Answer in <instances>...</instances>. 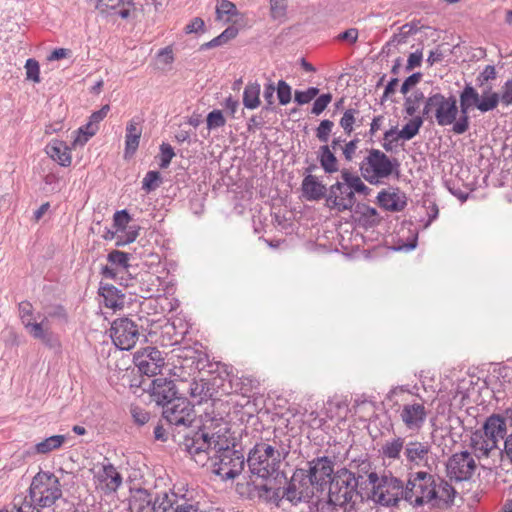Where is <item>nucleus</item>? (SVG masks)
Wrapping results in <instances>:
<instances>
[{
    "instance_id": "0e129e2a",
    "label": "nucleus",
    "mask_w": 512,
    "mask_h": 512,
    "mask_svg": "<svg viewBox=\"0 0 512 512\" xmlns=\"http://www.w3.org/2000/svg\"><path fill=\"white\" fill-rule=\"evenodd\" d=\"M506 457L510 462H512V433L508 434L504 440V448L499 449L498 457Z\"/></svg>"
},
{
    "instance_id": "3c124183",
    "label": "nucleus",
    "mask_w": 512,
    "mask_h": 512,
    "mask_svg": "<svg viewBox=\"0 0 512 512\" xmlns=\"http://www.w3.org/2000/svg\"><path fill=\"white\" fill-rule=\"evenodd\" d=\"M160 151H161V155H160L159 166L162 169H166L170 165L172 158L175 156V152H174L173 148L171 147V145L166 144V143H163L160 146Z\"/></svg>"
},
{
    "instance_id": "f8f14e48",
    "label": "nucleus",
    "mask_w": 512,
    "mask_h": 512,
    "mask_svg": "<svg viewBox=\"0 0 512 512\" xmlns=\"http://www.w3.org/2000/svg\"><path fill=\"white\" fill-rule=\"evenodd\" d=\"M207 456V463H211L213 472L222 479H234L244 466L243 455L228 446L211 451V453H207Z\"/></svg>"
},
{
    "instance_id": "bb28decb",
    "label": "nucleus",
    "mask_w": 512,
    "mask_h": 512,
    "mask_svg": "<svg viewBox=\"0 0 512 512\" xmlns=\"http://www.w3.org/2000/svg\"><path fill=\"white\" fill-rule=\"evenodd\" d=\"M377 199L380 206L389 211H402L407 205L405 194L399 190L392 192L383 190L379 192Z\"/></svg>"
},
{
    "instance_id": "c756f323",
    "label": "nucleus",
    "mask_w": 512,
    "mask_h": 512,
    "mask_svg": "<svg viewBox=\"0 0 512 512\" xmlns=\"http://www.w3.org/2000/svg\"><path fill=\"white\" fill-rule=\"evenodd\" d=\"M154 512H203L198 504L184 502L175 508L168 499V495L164 494L161 498H157L153 504Z\"/></svg>"
},
{
    "instance_id": "5fc2aeb1",
    "label": "nucleus",
    "mask_w": 512,
    "mask_h": 512,
    "mask_svg": "<svg viewBox=\"0 0 512 512\" xmlns=\"http://www.w3.org/2000/svg\"><path fill=\"white\" fill-rule=\"evenodd\" d=\"M286 1L287 0H270L271 16L274 19L280 20L285 16L287 7Z\"/></svg>"
},
{
    "instance_id": "4be33fe9",
    "label": "nucleus",
    "mask_w": 512,
    "mask_h": 512,
    "mask_svg": "<svg viewBox=\"0 0 512 512\" xmlns=\"http://www.w3.org/2000/svg\"><path fill=\"white\" fill-rule=\"evenodd\" d=\"M470 446L479 460L489 461L493 456L498 457L499 447L489 437H485L484 433L476 430L470 437ZM496 460L488 462L487 465H495Z\"/></svg>"
},
{
    "instance_id": "39448f33",
    "label": "nucleus",
    "mask_w": 512,
    "mask_h": 512,
    "mask_svg": "<svg viewBox=\"0 0 512 512\" xmlns=\"http://www.w3.org/2000/svg\"><path fill=\"white\" fill-rule=\"evenodd\" d=\"M359 479L349 470L343 468L338 470L332 477L328 486L329 502L335 506L344 507L348 504H354L361 495L357 487Z\"/></svg>"
},
{
    "instance_id": "20e7f679",
    "label": "nucleus",
    "mask_w": 512,
    "mask_h": 512,
    "mask_svg": "<svg viewBox=\"0 0 512 512\" xmlns=\"http://www.w3.org/2000/svg\"><path fill=\"white\" fill-rule=\"evenodd\" d=\"M19 317L25 330L33 339L41 341L50 349L60 348V340L52 331L47 317H44L41 313L35 314L30 302L22 301L19 303Z\"/></svg>"
},
{
    "instance_id": "b1692460",
    "label": "nucleus",
    "mask_w": 512,
    "mask_h": 512,
    "mask_svg": "<svg viewBox=\"0 0 512 512\" xmlns=\"http://www.w3.org/2000/svg\"><path fill=\"white\" fill-rule=\"evenodd\" d=\"M96 7L102 12L117 15L126 20H133L136 16L133 0H97Z\"/></svg>"
},
{
    "instance_id": "2f4dec72",
    "label": "nucleus",
    "mask_w": 512,
    "mask_h": 512,
    "mask_svg": "<svg viewBox=\"0 0 512 512\" xmlns=\"http://www.w3.org/2000/svg\"><path fill=\"white\" fill-rule=\"evenodd\" d=\"M142 129L140 122L132 119L126 126L125 135V155H132L135 153L139 146Z\"/></svg>"
},
{
    "instance_id": "774afa93",
    "label": "nucleus",
    "mask_w": 512,
    "mask_h": 512,
    "mask_svg": "<svg viewBox=\"0 0 512 512\" xmlns=\"http://www.w3.org/2000/svg\"><path fill=\"white\" fill-rule=\"evenodd\" d=\"M10 512H40V510L32 504L24 502L20 506L14 504Z\"/></svg>"
},
{
    "instance_id": "f03ea898",
    "label": "nucleus",
    "mask_w": 512,
    "mask_h": 512,
    "mask_svg": "<svg viewBox=\"0 0 512 512\" xmlns=\"http://www.w3.org/2000/svg\"><path fill=\"white\" fill-rule=\"evenodd\" d=\"M288 451L277 441L257 443L249 452L247 463L252 474L268 479L278 474Z\"/></svg>"
},
{
    "instance_id": "ea45409f",
    "label": "nucleus",
    "mask_w": 512,
    "mask_h": 512,
    "mask_svg": "<svg viewBox=\"0 0 512 512\" xmlns=\"http://www.w3.org/2000/svg\"><path fill=\"white\" fill-rule=\"evenodd\" d=\"M455 490L454 488L448 484L444 480H439V483L435 481V499L434 502L443 501V502H449L452 501L454 497Z\"/></svg>"
},
{
    "instance_id": "4468645a",
    "label": "nucleus",
    "mask_w": 512,
    "mask_h": 512,
    "mask_svg": "<svg viewBox=\"0 0 512 512\" xmlns=\"http://www.w3.org/2000/svg\"><path fill=\"white\" fill-rule=\"evenodd\" d=\"M346 177H349V169L343 168L340 170V180L329 187L326 196V206L329 209L343 212L352 210L355 205L356 198Z\"/></svg>"
},
{
    "instance_id": "a211bd4d",
    "label": "nucleus",
    "mask_w": 512,
    "mask_h": 512,
    "mask_svg": "<svg viewBox=\"0 0 512 512\" xmlns=\"http://www.w3.org/2000/svg\"><path fill=\"white\" fill-rule=\"evenodd\" d=\"M476 469V462L468 451L453 454L447 462L450 479L464 481L470 479Z\"/></svg>"
},
{
    "instance_id": "5701e85b",
    "label": "nucleus",
    "mask_w": 512,
    "mask_h": 512,
    "mask_svg": "<svg viewBox=\"0 0 512 512\" xmlns=\"http://www.w3.org/2000/svg\"><path fill=\"white\" fill-rule=\"evenodd\" d=\"M177 388L173 380L158 377L152 381L151 384V396L154 401L164 408V405H168L173 400H178Z\"/></svg>"
},
{
    "instance_id": "6e6552de",
    "label": "nucleus",
    "mask_w": 512,
    "mask_h": 512,
    "mask_svg": "<svg viewBox=\"0 0 512 512\" xmlns=\"http://www.w3.org/2000/svg\"><path fill=\"white\" fill-rule=\"evenodd\" d=\"M398 167L399 163L396 159L391 160L384 152L371 149L360 163L359 169L366 181L377 184L381 179L390 177Z\"/></svg>"
},
{
    "instance_id": "e433bc0d",
    "label": "nucleus",
    "mask_w": 512,
    "mask_h": 512,
    "mask_svg": "<svg viewBox=\"0 0 512 512\" xmlns=\"http://www.w3.org/2000/svg\"><path fill=\"white\" fill-rule=\"evenodd\" d=\"M243 105L247 109H256L260 105V84L257 82L246 85L243 92Z\"/></svg>"
},
{
    "instance_id": "412c9836",
    "label": "nucleus",
    "mask_w": 512,
    "mask_h": 512,
    "mask_svg": "<svg viewBox=\"0 0 512 512\" xmlns=\"http://www.w3.org/2000/svg\"><path fill=\"white\" fill-rule=\"evenodd\" d=\"M427 416L428 410L420 402L406 403L399 409V418L408 430L420 431Z\"/></svg>"
},
{
    "instance_id": "864d4df0",
    "label": "nucleus",
    "mask_w": 512,
    "mask_h": 512,
    "mask_svg": "<svg viewBox=\"0 0 512 512\" xmlns=\"http://www.w3.org/2000/svg\"><path fill=\"white\" fill-rule=\"evenodd\" d=\"M332 100L330 93L320 95L314 102L311 113L314 115H320L329 105Z\"/></svg>"
},
{
    "instance_id": "4d7b16f0",
    "label": "nucleus",
    "mask_w": 512,
    "mask_h": 512,
    "mask_svg": "<svg viewBox=\"0 0 512 512\" xmlns=\"http://www.w3.org/2000/svg\"><path fill=\"white\" fill-rule=\"evenodd\" d=\"M130 220L131 217L126 210L117 211L113 216L114 226L120 231H123L127 227Z\"/></svg>"
},
{
    "instance_id": "0eeeda50",
    "label": "nucleus",
    "mask_w": 512,
    "mask_h": 512,
    "mask_svg": "<svg viewBox=\"0 0 512 512\" xmlns=\"http://www.w3.org/2000/svg\"><path fill=\"white\" fill-rule=\"evenodd\" d=\"M459 112L454 96L445 97L441 93H435L426 99L423 117L429 121L435 120L442 127L453 126L458 120Z\"/></svg>"
},
{
    "instance_id": "f257e3e1",
    "label": "nucleus",
    "mask_w": 512,
    "mask_h": 512,
    "mask_svg": "<svg viewBox=\"0 0 512 512\" xmlns=\"http://www.w3.org/2000/svg\"><path fill=\"white\" fill-rule=\"evenodd\" d=\"M499 105V99L496 92L492 91L491 86H487L479 94L471 85L467 84L460 93V116L452 127V132L456 135H462L469 130L470 110L477 108L480 112L486 113L494 110Z\"/></svg>"
},
{
    "instance_id": "473e14b6",
    "label": "nucleus",
    "mask_w": 512,
    "mask_h": 512,
    "mask_svg": "<svg viewBox=\"0 0 512 512\" xmlns=\"http://www.w3.org/2000/svg\"><path fill=\"white\" fill-rule=\"evenodd\" d=\"M406 444L407 441L405 438L395 436L385 441L381 447V453L384 458L394 461L400 460L401 454H404V450L406 449Z\"/></svg>"
},
{
    "instance_id": "de8ad7c7",
    "label": "nucleus",
    "mask_w": 512,
    "mask_h": 512,
    "mask_svg": "<svg viewBox=\"0 0 512 512\" xmlns=\"http://www.w3.org/2000/svg\"><path fill=\"white\" fill-rule=\"evenodd\" d=\"M496 96L502 105L509 106L512 104V79L507 80L503 84L500 93L496 92Z\"/></svg>"
},
{
    "instance_id": "72a5a7b5",
    "label": "nucleus",
    "mask_w": 512,
    "mask_h": 512,
    "mask_svg": "<svg viewBox=\"0 0 512 512\" xmlns=\"http://www.w3.org/2000/svg\"><path fill=\"white\" fill-rule=\"evenodd\" d=\"M317 158L325 173L333 174L339 171V161L327 144L320 146Z\"/></svg>"
},
{
    "instance_id": "9d476101",
    "label": "nucleus",
    "mask_w": 512,
    "mask_h": 512,
    "mask_svg": "<svg viewBox=\"0 0 512 512\" xmlns=\"http://www.w3.org/2000/svg\"><path fill=\"white\" fill-rule=\"evenodd\" d=\"M405 490V501L413 506H422L435 499V477L427 471L409 474Z\"/></svg>"
},
{
    "instance_id": "7ed1b4c3",
    "label": "nucleus",
    "mask_w": 512,
    "mask_h": 512,
    "mask_svg": "<svg viewBox=\"0 0 512 512\" xmlns=\"http://www.w3.org/2000/svg\"><path fill=\"white\" fill-rule=\"evenodd\" d=\"M220 421H225L222 417L211 416L206 413L200 426H196L198 431L192 435L186 434L183 440L185 450L191 455L194 461L205 466L207 464V453H211L214 432L219 429Z\"/></svg>"
},
{
    "instance_id": "9b49d317",
    "label": "nucleus",
    "mask_w": 512,
    "mask_h": 512,
    "mask_svg": "<svg viewBox=\"0 0 512 512\" xmlns=\"http://www.w3.org/2000/svg\"><path fill=\"white\" fill-rule=\"evenodd\" d=\"M162 416L175 433H182L194 426L197 415L194 405L185 397L164 405Z\"/></svg>"
},
{
    "instance_id": "423d86ee",
    "label": "nucleus",
    "mask_w": 512,
    "mask_h": 512,
    "mask_svg": "<svg viewBox=\"0 0 512 512\" xmlns=\"http://www.w3.org/2000/svg\"><path fill=\"white\" fill-rule=\"evenodd\" d=\"M367 481L371 485V492L367 494L376 503L383 506L397 505L400 500H405V490L402 482L392 476L381 478L374 472L368 475Z\"/></svg>"
},
{
    "instance_id": "c03bdc74",
    "label": "nucleus",
    "mask_w": 512,
    "mask_h": 512,
    "mask_svg": "<svg viewBox=\"0 0 512 512\" xmlns=\"http://www.w3.org/2000/svg\"><path fill=\"white\" fill-rule=\"evenodd\" d=\"M44 317H47V320L50 322V319L59 320L66 322L67 321V312L65 308L61 305H52L49 306L46 310V314H42Z\"/></svg>"
},
{
    "instance_id": "49530a36",
    "label": "nucleus",
    "mask_w": 512,
    "mask_h": 512,
    "mask_svg": "<svg viewBox=\"0 0 512 512\" xmlns=\"http://www.w3.org/2000/svg\"><path fill=\"white\" fill-rule=\"evenodd\" d=\"M160 173L158 171H149L146 173L142 181V188L147 191L155 190L159 185Z\"/></svg>"
},
{
    "instance_id": "8fccbe9b",
    "label": "nucleus",
    "mask_w": 512,
    "mask_h": 512,
    "mask_svg": "<svg viewBox=\"0 0 512 512\" xmlns=\"http://www.w3.org/2000/svg\"><path fill=\"white\" fill-rule=\"evenodd\" d=\"M27 79L34 81L35 83L40 82V68L39 63L35 59H28L25 64Z\"/></svg>"
},
{
    "instance_id": "6ab92c4d",
    "label": "nucleus",
    "mask_w": 512,
    "mask_h": 512,
    "mask_svg": "<svg viewBox=\"0 0 512 512\" xmlns=\"http://www.w3.org/2000/svg\"><path fill=\"white\" fill-rule=\"evenodd\" d=\"M333 461L326 457H318L308 463L309 468L305 470L306 481L309 486H319L323 490L324 485H329L334 472Z\"/></svg>"
},
{
    "instance_id": "a18cd8bd",
    "label": "nucleus",
    "mask_w": 512,
    "mask_h": 512,
    "mask_svg": "<svg viewBox=\"0 0 512 512\" xmlns=\"http://www.w3.org/2000/svg\"><path fill=\"white\" fill-rule=\"evenodd\" d=\"M319 93V89L316 87H310L306 91H295V101L299 105H304L313 100Z\"/></svg>"
},
{
    "instance_id": "f704fd0d",
    "label": "nucleus",
    "mask_w": 512,
    "mask_h": 512,
    "mask_svg": "<svg viewBox=\"0 0 512 512\" xmlns=\"http://www.w3.org/2000/svg\"><path fill=\"white\" fill-rule=\"evenodd\" d=\"M99 293L103 296L105 305L109 308L116 309L123 305L124 295L121 291L113 285H102L99 288Z\"/></svg>"
},
{
    "instance_id": "e2e57ef3",
    "label": "nucleus",
    "mask_w": 512,
    "mask_h": 512,
    "mask_svg": "<svg viewBox=\"0 0 512 512\" xmlns=\"http://www.w3.org/2000/svg\"><path fill=\"white\" fill-rule=\"evenodd\" d=\"M138 236V229L130 227L129 231L126 232L125 235L119 236L116 245L123 246L129 243H132L136 240Z\"/></svg>"
},
{
    "instance_id": "09e8293b",
    "label": "nucleus",
    "mask_w": 512,
    "mask_h": 512,
    "mask_svg": "<svg viewBox=\"0 0 512 512\" xmlns=\"http://www.w3.org/2000/svg\"><path fill=\"white\" fill-rule=\"evenodd\" d=\"M235 36L236 34H218V36L212 39L211 41L202 44L200 46V50H207L215 47H220L231 41Z\"/></svg>"
},
{
    "instance_id": "bf43d9fd",
    "label": "nucleus",
    "mask_w": 512,
    "mask_h": 512,
    "mask_svg": "<svg viewBox=\"0 0 512 512\" xmlns=\"http://www.w3.org/2000/svg\"><path fill=\"white\" fill-rule=\"evenodd\" d=\"M130 413L134 421L139 425H144L150 418L149 413L139 406H131Z\"/></svg>"
},
{
    "instance_id": "79ce46f5",
    "label": "nucleus",
    "mask_w": 512,
    "mask_h": 512,
    "mask_svg": "<svg viewBox=\"0 0 512 512\" xmlns=\"http://www.w3.org/2000/svg\"><path fill=\"white\" fill-rule=\"evenodd\" d=\"M334 122L328 119L322 120L316 128V137L322 143H327L332 133Z\"/></svg>"
},
{
    "instance_id": "680f3d73",
    "label": "nucleus",
    "mask_w": 512,
    "mask_h": 512,
    "mask_svg": "<svg viewBox=\"0 0 512 512\" xmlns=\"http://www.w3.org/2000/svg\"><path fill=\"white\" fill-rule=\"evenodd\" d=\"M204 28V20L200 17H194L192 20H190L189 23L186 24L184 32H203Z\"/></svg>"
},
{
    "instance_id": "58836bf2",
    "label": "nucleus",
    "mask_w": 512,
    "mask_h": 512,
    "mask_svg": "<svg viewBox=\"0 0 512 512\" xmlns=\"http://www.w3.org/2000/svg\"><path fill=\"white\" fill-rule=\"evenodd\" d=\"M423 124V119L420 116H416L413 119H411L399 132L398 137L403 140H411L413 137H415L419 129L421 128Z\"/></svg>"
},
{
    "instance_id": "603ef678",
    "label": "nucleus",
    "mask_w": 512,
    "mask_h": 512,
    "mask_svg": "<svg viewBox=\"0 0 512 512\" xmlns=\"http://www.w3.org/2000/svg\"><path fill=\"white\" fill-rule=\"evenodd\" d=\"M277 96L281 105H287L291 101V87L283 80L278 82Z\"/></svg>"
},
{
    "instance_id": "1a4fd4ad",
    "label": "nucleus",
    "mask_w": 512,
    "mask_h": 512,
    "mask_svg": "<svg viewBox=\"0 0 512 512\" xmlns=\"http://www.w3.org/2000/svg\"><path fill=\"white\" fill-rule=\"evenodd\" d=\"M29 491L32 501L40 507H51L62 496L59 479L46 471L33 477Z\"/></svg>"
},
{
    "instance_id": "37998d69",
    "label": "nucleus",
    "mask_w": 512,
    "mask_h": 512,
    "mask_svg": "<svg viewBox=\"0 0 512 512\" xmlns=\"http://www.w3.org/2000/svg\"><path fill=\"white\" fill-rule=\"evenodd\" d=\"M208 130L223 127L226 124V119L221 110L211 111L206 118Z\"/></svg>"
},
{
    "instance_id": "c85d7f7f",
    "label": "nucleus",
    "mask_w": 512,
    "mask_h": 512,
    "mask_svg": "<svg viewBox=\"0 0 512 512\" xmlns=\"http://www.w3.org/2000/svg\"><path fill=\"white\" fill-rule=\"evenodd\" d=\"M302 192L307 200H319L328 192L326 186L316 176L307 175L302 181Z\"/></svg>"
},
{
    "instance_id": "cd10ccee",
    "label": "nucleus",
    "mask_w": 512,
    "mask_h": 512,
    "mask_svg": "<svg viewBox=\"0 0 512 512\" xmlns=\"http://www.w3.org/2000/svg\"><path fill=\"white\" fill-rule=\"evenodd\" d=\"M69 150L65 142L57 139L49 142L45 148L48 156L64 167L70 166L72 161Z\"/></svg>"
},
{
    "instance_id": "69168bd1",
    "label": "nucleus",
    "mask_w": 512,
    "mask_h": 512,
    "mask_svg": "<svg viewBox=\"0 0 512 512\" xmlns=\"http://www.w3.org/2000/svg\"><path fill=\"white\" fill-rule=\"evenodd\" d=\"M421 79V74L420 73H414L412 75H410L402 84L401 86V93L402 94H407L410 89L415 86Z\"/></svg>"
},
{
    "instance_id": "4c0bfd02",
    "label": "nucleus",
    "mask_w": 512,
    "mask_h": 512,
    "mask_svg": "<svg viewBox=\"0 0 512 512\" xmlns=\"http://www.w3.org/2000/svg\"><path fill=\"white\" fill-rule=\"evenodd\" d=\"M229 424L226 421H220V427L214 432L213 435V443L211 451L218 450V448H225L226 446L230 447L229 440Z\"/></svg>"
},
{
    "instance_id": "f3484780",
    "label": "nucleus",
    "mask_w": 512,
    "mask_h": 512,
    "mask_svg": "<svg viewBox=\"0 0 512 512\" xmlns=\"http://www.w3.org/2000/svg\"><path fill=\"white\" fill-rule=\"evenodd\" d=\"M135 365L142 374L149 377L161 374L165 367V359L162 352L155 347H146L134 355Z\"/></svg>"
},
{
    "instance_id": "393cba45",
    "label": "nucleus",
    "mask_w": 512,
    "mask_h": 512,
    "mask_svg": "<svg viewBox=\"0 0 512 512\" xmlns=\"http://www.w3.org/2000/svg\"><path fill=\"white\" fill-rule=\"evenodd\" d=\"M480 431L498 445V442L502 439L505 440L507 436L506 419L498 414H493L486 419Z\"/></svg>"
},
{
    "instance_id": "6e6d98bb",
    "label": "nucleus",
    "mask_w": 512,
    "mask_h": 512,
    "mask_svg": "<svg viewBox=\"0 0 512 512\" xmlns=\"http://www.w3.org/2000/svg\"><path fill=\"white\" fill-rule=\"evenodd\" d=\"M128 260H129V254L119 251V250H114L108 254L109 262H111L112 264L121 266L123 268L128 267Z\"/></svg>"
},
{
    "instance_id": "dca6fc26",
    "label": "nucleus",
    "mask_w": 512,
    "mask_h": 512,
    "mask_svg": "<svg viewBox=\"0 0 512 512\" xmlns=\"http://www.w3.org/2000/svg\"><path fill=\"white\" fill-rule=\"evenodd\" d=\"M214 22L228 24L222 32H239L246 27L244 16L238 12L236 5L229 0H221L217 3Z\"/></svg>"
},
{
    "instance_id": "aec40b11",
    "label": "nucleus",
    "mask_w": 512,
    "mask_h": 512,
    "mask_svg": "<svg viewBox=\"0 0 512 512\" xmlns=\"http://www.w3.org/2000/svg\"><path fill=\"white\" fill-rule=\"evenodd\" d=\"M432 454V446L428 442L410 439L407 441L406 449L404 450V460L410 467H425L428 470L432 469L429 462Z\"/></svg>"
},
{
    "instance_id": "7c9ffc66",
    "label": "nucleus",
    "mask_w": 512,
    "mask_h": 512,
    "mask_svg": "<svg viewBox=\"0 0 512 512\" xmlns=\"http://www.w3.org/2000/svg\"><path fill=\"white\" fill-rule=\"evenodd\" d=\"M66 435H53L38 443H36L30 450L27 451L28 455H46L52 451L60 449L66 442Z\"/></svg>"
},
{
    "instance_id": "2eb2a0df",
    "label": "nucleus",
    "mask_w": 512,
    "mask_h": 512,
    "mask_svg": "<svg viewBox=\"0 0 512 512\" xmlns=\"http://www.w3.org/2000/svg\"><path fill=\"white\" fill-rule=\"evenodd\" d=\"M140 336L138 325L129 318H118L112 322L110 337L121 350L132 349Z\"/></svg>"
},
{
    "instance_id": "338daca9",
    "label": "nucleus",
    "mask_w": 512,
    "mask_h": 512,
    "mask_svg": "<svg viewBox=\"0 0 512 512\" xmlns=\"http://www.w3.org/2000/svg\"><path fill=\"white\" fill-rule=\"evenodd\" d=\"M110 111L109 105H104L100 110L95 111L91 114L89 121L98 126V124L107 116Z\"/></svg>"
},
{
    "instance_id": "052dcab7",
    "label": "nucleus",
    "mask_w": 512,
    "mask_h": 512,
    "mask_svg": "<svg viewBox=\"0 0 512 512\" xmlns=\"http://www.w3.org/2000/svg\"><path fill=\"white\" fill-rule=\"evenodd\" d=\"M157 60L159 63L168 65L171 64L174 60L173 50L171 46H167L157 53Z\"/></svg>"
},
{
    "instance_id": "13d9d810",
    "label": "nucleus",
    "mask_w": 512,
    "mask_h": 512,
    "mask_svg": "<svg viewBox=\"0 0 512 512\" xmlns=\"http://www.w3.org/2000/svg\"><path fill=\"white\" fill-rule=\"evenodd\" d=\"M360 142L359 138H354L350 140L349 142L345 143V145L342 147V154L344 156V159L348 162L352 161L356 150L358 148V144Z\"/></svg>"
},
{
    "instance_id": "ddd939ff",
    "label": "nucleus",
    "mask_w": 512,
    "mask_h": 512,
    "mask_svg": "<svg viewBox=\"0 0 512 512\" xmlns=\"http://www.w3.org/2000/svg\"><path fill=\"white\" fill-rule=\"evenodd\" d=\"M266 492L272 491V495L270 496L274 500H283L286 499L291 503H297L303 500H307L313 494V491L310 489L308 482L306 481V472L305 469L297 470L290 482L286 487H279L277 489H273L272 487H268L267 485H263L262 487Z\"/></svg>"
},
{
    "instance_id": "a19ab883",
    "label": "nucleus",
    "mask_w": 512,
    "mask_h": 512,
    "mask_svg": "<svg viewBox=\"0 0 512 512\" xmlns=\"http://www.w3.org/2000/svg\"><path fill=\"white\" fill-rule=\"evenodd\" d=\"M346 179L349 182L354 195L355 193L363 195L369 194L370 188L363 183V181L357 174L349 170V177H346Z\"/></svg>"
},
{
    "instance_id": "c9c22d12",
    "label": "nucleus",
    "mask_w": 512,
    "mask_h": 512,
    "mask_svg": "<svg viewBox=\"0 0 512 512\" xmlns=\"http://www.w3.org/2000/svg\"><path fill=\"white\" fill-rule=\"evenodd\" d=\"M359 115V110L355 108H349L345 110V112L343 113V116L341 117L339 124L346 135H351V133L354 130V125L360 126L363 124L364 117H360Z\"/></svg>"
},
{
    "instance_id": "a878e982",
    "label": "nucleus",
    "mask_w": 512,
    "mask_h": 512,
    "mask_svg": "<svg viewBox=\"0 0 512 512\" xmlns=\"http://www.w3.org/2000/svg\"><path fill=\"white\" fill-rule=\"evenodd\" d=\"M97 479L104 485L106 492H116L122 485V476L117 469L109 462H103L97 472Z\"/></svg>"
}]
</instances>
